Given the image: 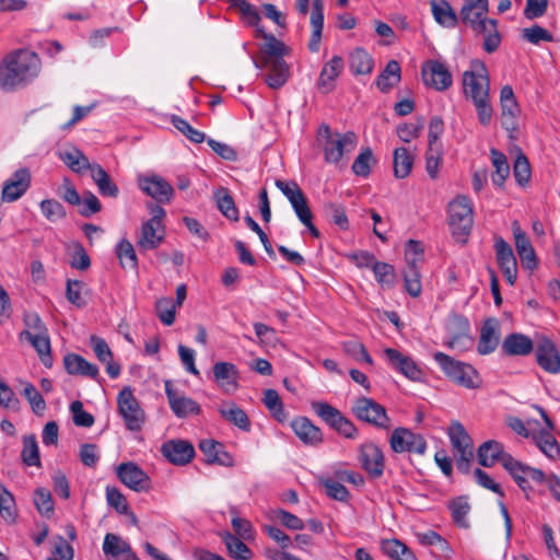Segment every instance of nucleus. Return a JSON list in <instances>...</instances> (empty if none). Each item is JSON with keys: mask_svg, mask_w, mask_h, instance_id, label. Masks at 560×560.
Wrapping results in <instances>:
<instances>
[{"mask_svg": "<svg viewBox=\"0 0 560 560\" xmlns=\"http://www.w3.org/2000/svg\"><path fill=\"white\" fill-rule=\"evenodd\" d=\"M256 38H262L264 44L259 46V56L252 57L256 69H268L269 73L265 81L269 88L277 90L285 84L290 75V69L283 57L289 49L283 42L275 35L269 34L265 28L256 30Z\"/></svg>", "mask_w": 560, "mask_h": 560, "instance_id": "nucleus-1", "label": "nucleus"}, {"mask_svg": "<svg viewBox=\"0 0 560 560\" xmlns=\"http://www.w3.org/2000/svg\"><path fill=\"white\" fill-rule=\"evenodd\" d=\"M40 60L36 52L28 49H15L9 52L0 63V88L12 91L24 85L38 74Z\"/></svg>", "mask_w": 560, "mask_h": 560, "instance_id": "nucleus-2", "label": "nucleus"}, {"mask_svg": "<svg viewBox=\"0 0 560 560\" xmlns=\"http://www.w3.org/2000/svg\"><path fill=\"white\" fill-rule=\"evenodd\" d=\"M434 360L446 376L457 385L469 389L481 385V377L472 365L457 361L444 352H435Z\"/></svg>", "mask_w": 560, "mask_h": 560, "instance_id": "nucleus-3", "label": "nucleus"}, {"mask_svg": "<svg viewBox=\"0 0 560 560\" xmlns=\"http://www.w3.org/2000/svg\"><path fill=\"white\" fill-rule=\"evenodd\" d=\"M448 223L453 236L465 243L474 224L472 205L468 197L457 196L450 202Z\"/></svg>", "mask_w": 560, "mask_h": 560, "instance_id": "nucleus-4", "label": "nucleus"}, {"mask_svg": "<svg viewBox=\"0 0 560 560\" xmlns=\"http://www.w3.org/2000/svg\"><path fill=\"white\" fill-rule=\"evenodd\" d=\"M318 136L325 138L324 154L327 163L338 164L342 156L352 152L357 145L354 132H331L328 125L319 128Z\"/></svg>", "mask_w": 560, "mask_h": 560, "instance_id": "nucleus-5", "label": "nucleus"}, {"mask_svg": "<svg viewBox=\"0 0 560 560\" xmlns=\"http://www.w3.org/2000/svg\"><path fill=\"white\" fill-rule=\"evenodd\" d=\"M311 407L322 421L342 438L355 440L359 436V430L354 423L336 407L319 400L312 401Z\"/></svg>", "mask_w": 560, "mask_h": 560, "instance_id": "nucleus-6", "label": "nucleus"}, {"mask_svg": "<svg viewBox=\"0 0 560 560\" xmlns=\"http://www.w3.org/2000/svg\"><path fill=\"white\" fill-rule=\"evenodd\" d=\"M447 433L454 450L457 469L463 474H468L474 458L471 438L464 425L458 421H453L451 423Z\"/></svg>", "mask_w": 560, "mask_h": 560, "instance_id": "nucleus-7", "label": "nucleus"}, {"mask_svg": "<svg viewBox=\"0 0 560 560\" xmlns=\"http://www.w3.org/2000/svg\"><path fill=\"white\" fill-rule=\"evenodd\" d=\"M148 207L152 217L142 224L140 237L137 242V245L145 250L155 249L164 240L162 220L165 217V210L154 203H150Z\"/></svg>", "mask_w": 560, "mask_h": 560, "instance_id": "nucleus-8", "label": "nucleus"}, {"mask_svg": "<svg viewBox=\"0 0 560 560\" xmlns=\"http://www.w3.org/2000/svg\"><path fill=\"white\" fill-rule=\"evenodd\" d=\"M351 411L359 420L375 428L389 430L392 427L386 409L372 398L359 397L353 402Z\"/></svg>", "mask_w": 560, "mask_h": 560, "instance_id": "nucleus-9", "label": "nucleus"}, {"mask_svg": "<svg viewBox=\"0 0 560 560\" xmlns=\"http://www.w3.org/2000/svg\"><path fill=\"white\" fill-rule=\"evenodd\" d=\"M118 412L122 417L125 425L130 431H140L145 415L138 399L135 397L131 387H124L117 396Z\"/></svg>", "mask_w": 560, "mask_h": 560, "instance_id": "nucleus-10", "label": "nucleus"}, {"mask_svg": "<svg viewBox=\"0 0 560 560\" xmlns=\"http://www.w3.org/2000/svg\"><path fill=\"white\" fill-rule=\"evenodd\" d=\"M503 460L504 469L509 471L517 486L525 492L527 499H529V492L533 490L529 480L536 483H544L546 475L542 470L530 467L513 456H505Z\"/></svg>", "mask_w": 560, "mask_h": 560, "instance_id": "nucleus-11", "label": "nucleus"}, {"mask_svg": "<svg viewBox=\"0 0 560 560\" xmlns=\"http://www.w3.org/2000/svg\"><path fill=\"white\" fill-rule=\"evenodd\" d=\"M389 444L395 453L408 452L423 455L427 451L424 438L406 428H396L390 434Z\"/></svg>", "mask_w": 560, "mask_h": 560, "instance_id": "nucleus-12", "label": "nucleus"}, {"mask_svg": "<svg viewBox=\"0 0 560 560\" xmlns=\"http://www.w3.org/2000/svg\"><path fill=\"white\" fill-rule=\"evenodd\" d=\"M464 93L472 102L489 97V78L485 63L480 62L476 71H465L463 74Z\"/></svg>", "mask_w": 560, "mask_h": 560, "instance_id": "nucleus-13", "label": "nucleus"}, {"mask_svg": "<svg viewBox=\"0 0 560 560\" xmlns=\"http://www.w3.org/2000/svg\"><path fill=\"white\" fill-rule=\"evenodd\" d=\"M138 187L152 199L160 203H167L172 200L174 188L163 177L150 174L139 175L137 178Z\"/></svg>", "mask_w": 560, "mask_h": 560, "instance_id": "nucleus-14", "label": "nucleus"}, {"mask_svg": "<svg viewBox=\"0 0 560 560\" xmlns=\"http://www.w3.org/2000/svg\"><path fill=\"white\" fill-rule=\"evenodd\" d=\"M359 462L364 471L372 479L383 476L385 458L382 450L372 442L363 443L360 446Z\"/></svg>", "mask_w": 560, "mask_h": 560, "instance_id": "nucleus-15", "label": "nucleus"}, {"mask_svg": "<svg viewBox=\"0 0 560 560\" xmlns=\"http://www.w3.org/2000/svg\"><path fill=\"white\" fill-rule=\"evenodd\" d=\"M119 480L137 492L148 491L151 480L148 474L132 462L121 463L116 468Z\"/></svg>", "mask_w": 560, "mask_h": 560, "instance_id": "nucleus-16", "label": "nucleus"}, {"mask_svg": "<svg viewBox=\"0 0 560 560\" xmlns=\"http://www.w3.org/2000/svg\"><path fill=\"white\" fill-rule=\"evenodd\" d=\"M495 258L506 281L513 285L517 279V261L511 245L501 236L494 238Z\"/></svg>", "mask_w": 560, "mask_h": 560, "instance_id": "nucleus-17", "label": "nucleus"}, {"mask_svg": "<svg viewBox=\"0 0 560 560\" xmlns=\"http://www.w3.org/2000/svg\"><path fill=\"white\" fill-rule=\"evenodd\" d=\"M164 385L170 408L177 418L200 413L201 407L196 400L174 389L171 381H165Z\"/></svg>", "mask_w": 560, "mask_h": 560, "instance_id": "nucleus-18", "label": "nucleus"}, {"mask_svg": "<svg viewBox=\"0 0 560 560\" xmlns=\"http://www.w3.org/2000/svg\"><path fill=\"white\" fill-rule=\"evenodd\" d=\"M422 79L425 85L440 92L447 90L453 83V78L447 67L436 60H430L424 63Z\"/></svg>", "mask_w": 560, "mask_h": 560, "instance_id": "nucleus-19", "label": "nucleus"}, {"mask_svg": "<svg viewBox=\"0 0 560 560\" xmlns=\"http://www.w3.org/2000/svg\"><path fill=\"white\" fill-rule=\"evenodd\" d=\"M501 103V125L502 127L513 132L517 129V118L521 109L515 98L512 86L504 85L500 92Z\"/></svg>", "mask_w": 560, "mask_h": 560, "instance_id": "nucleus-20", "label": "nucleus"}, {"mask_svg": "<svg viewBox=\"0 0 560 560\" xmlns=\"http://www.w3.org/2000/svg\"><path fill=\"white\" fill-rule=\"evenodd\" d=\"M512 232L522 267L527 270H534L538 265V259L528 235L522 230L517 221L512 222Z\"/></svg>", "mask_w": 560, "mask_h": 560, "instance_id": "nucleus-21", "label": "nucleus"}, {"mask_svg": "<svg viewBox=\"0 0 560 560\" xmlns=\"http://www.w3.org/2000/svg\"><path fill=\"white\" fill-rule=\"evenodd\" d=\"M162 455L174 465H186L195 457L194 445L186 440H170L161 446Z\"/></svg>", "mask_w": 560, "mask_h": 560, "instance_id": "nucleus-22", "label": "nucleus"}, {"mask_svg": "<svg viewBox=\"0 0 560 560\" xmlns=\"http://www.w3.org/2000/svg\"><path fill=\"white\" fill-rule=\"evenodd\" d=\"M536 361L546 372L557 374L560 372V354L556 345L548 338H542L535 349Z\"/></svg>", "mask_w": 560, "mask_h": 560, "instance_id": "nucleus-23", "label": "nucleus"}, {"mask_svg": "<svg viewBox=\"0 0 560 560\" xmlns=\"http://www.w3.org/2000/svg\"><path fill=\"white\" fill-rule=\"evenodd\" d=\"M384 354L388 364L409 380L417 381L421 377V369L409 355L393 348H386Z\"/></svg>", "mask_w": 560, "mask_h": 560, "instance_id": "nucleus-24", "label": "nucleus"}, {"mask_svg": "<svg viewBox=\"0 0 560 560\" xmlns=\"http://www.w3.org/2000/svg\"><path fill=\"white\" fill-rule=\"evenodd\" d=\"M31 184V173L28 168L22 167L4 183L2 188V199L8 202L18 200L28 189Z\"/></svg>", "mask_w": 560, "mask_h": 560, "instance_id": "nucleus-25", "label": "nucleus"}, {"mask_svg": "<svg viewBox=\"0 0 560 560\" xmlns=\"http://www.w3.org/2000/svg\"><path fill=\"white\" fill-rule=\"evenodd\" d=\"M295 435L308 446L316 447L324 441L320 428L315 425L307 417H298L291 421Z\"/></svg>", "mask_w": 560, "mask_h": 560, "instance_id": "nucleus-26", "label": "nucleus"}, {"mask_svg": "<svg viewBox=\"0 0 560 560\" xmlns=\"http://www.w3.org/2000/svg\"><path fill=\"white\" fill-rule=\"evenodd\" d=\"M500 342V323L497 318H487L480 329L477 351L481 355L492 353Z\"/></svg>", "mask_w": 560, "mask_h": 560, "instance_id": "nucleus-27", "label": "nucleus"}, {"mask_svg": "<svg viewBox=\"0 0 560 560\" xmlns=\"http://www.w3.org/2000/svg\"><path fill=\"white\" fill-rule=\"evenodd\" d=\"M199 450L206 456L207 464H218L224 467L234 466L233 456L225 450L224 445L212 439L201 440Z\"/></svg>", "mask_w": 560, "mask_h": 560, "instance_id": "nucleus-28", "label": "nucleus"}, {"mask_svg": "<svg viewBox=\"0 0 560 560\" xmlns=\"http://www.w3.org/2000/svg\"><path fill=\"white\" fill-rule=\"evenodd\" d=\"M476 35L482 36V48L488 52H494L502 40V36L498 30V21L494 19L482 20L481 23L471 27Z\"/></svg>", "mask_w": 560, "mask_h": 560, "instance_id": "nucleus-29", "label": "nucleus"}, {"mask_svg": "<svg viewBox=\"0 0 560 560\" xmlns=\"http://www.w3.org/2000/svg\"><path fill=\"white\" fill-rule=\"evenodd\" d=\"M103 551L108 560H118L119 556H122V560H139L127 541L110 533L105 535Z\"/></svg>", "mask_w": 560, "mask_h": 560, "instance_id": "nucleus-30", "label": "nucleus"}, {"mask_svg": "<svg viewBox=\"0 0 560 560\" xmlns=\"http://www.w3.org/2000/svg\"><path fill=\"white\" fill-rule=\"evenodd\" d=\"M213 380L226 393L238 387V370L235 364L220 361L212 368Z\"/></svg>", "mask_w": 560, "mask_h": 560, "instance_id": "nucleus-31", "label": "nucleus"}, {"mask_svg": "<svg viewBox=\"0 0 560 560\" xmlns=\"http://www.w3.org/2000/svg\"><path fill=\"white\" fill-rule=\"evenodd\" d=\"M488 0H465L459 12V18L465 25L471 28L481 23L482 20L488 19Z\"/></svg>", "mask_w": 560, "mask_h": 560, "instance_id": "nucleus-32", "label": "nucleus"}, {"mask_svg": "<svg viewBox=\"0 0 560 560\" xmlns=\"http://www.w3.org/2000/svg\"><path fill=\"white\" fill-rule=\"evenodd\" d=\"M310 24L312 34L307 46L312 52H317L324 28V0H312Z\"/></svg>", "mask_w": 560, "mask_h": 560, "instance_id": "nucleus-33", "label": "nucleus"}, {"mask_svg": "<svg viewBox=\"0 0 560 560\" xmlns=\"http://www.w3.org/2000/svg\"><path fill=\"white\" fill-rule=\"evenodd\" d=\"M343 69V60L339 56H334L326 62L319 73L317 86L324 93H330L335 88V80L340 75Z\"/></svg>", "mask_w": 560, "mask_h": 560, "instance_id": "nucleus-34", "label": "nucleus"}, {"mask_svg": "<svg viewBox=\"0 0 560 560\" xmlns=\"http://www.w3.org/2000/svg\"><path fill=\"white\" fill-rule=\"evenodd\" d=\"M512 456L505 453L503 445L494 440L482 443L477 452L478 463L483 467H492L495 463H501L504 467V457Z\"/></svg>", "mask_w": 560, "mask_h": 560, "instance_id": "nucleus-35", "label": "nucleus"}, {"mask_svg": "<svg viewBox=\"0 0 560 560\" xmlns=\"http://www.w3.org/2000/svg\"><path fill=\"white\" fill-rule=\"evenodd\" d=\"M20 336L22 339H26L35 348L42 363L46 368H51L52 357L48 332L33 334L31 330H23Z\"/></svg>", "mask_w": 560, "mask_h": 560, "instance_id": "nucleus-36", "label": "nucleus"}, {"mask_svg": "<svg viewBox=\"0 0 560 560\" xmlns=\"http://www.w3.org/2000/svg\"><path fill=\"white\" fill-rule=\"evenodd\" d=\"M63 365L66 371L71 375H82L93 380L98 376V368L75 353L65 355Z\"/></svg>", "mask_w": 560, "mask_h": 560, "instance_id": "nucleus-37", "label": "nucleus"}, {"mask_svg": "<svg viewBox=\"0 0 560 560\" xmlns=\"http://www.w3.org/2000/svg\"><path fill=\"white\" fill-rule=\"evenodd\" d=\"M432 15L435 22L446 28H455L460 18L446 0L430 1Z\"/></svg>", "mask_w": 560, "mask_h": 560, "instance_id": "nucleus-38", "label": "nucleus"}, {"mask_svg": "<svg viewBox=\"0 0 560 560\" xmlns=\"http://www.w3.org/2000/svg\"><path fill=\"white\" fill-rule=\"evenodd\" d=\"M533 350L532 339L521 332L508 335L502 342V351L508 355H527Z\"/></svg>", "mask_w": 560, "mask_h": 560, "instance_id": "nucleus-39", "label": "nucleus"}, {"mask_svg": "<svg viewBox=\"0 0 560 560\" xmlns=\"http://www.w3.org/2000/svg\"><path fill=\"white\" fill-rule=\"evenodd\" d=\"M401 80V68L398 61L389 60L377 75L375 84L382 93H388Z\"/></svg>", "mask_w": 560, "mask_h": 560, "instance_id": "nucleus-40", "label": "nucleus"}, {"mask_svg": "<svg viewBox=\"0 0 560 560\" xmlns=\"http://www.w3.org/2000/svg\"><path fill=\"white\" fill-rule=\"evenodd\" d=\"M91 177L102 196L116 198L119 194L118 186L110 178L108 173L100 164H93Z\"/></svg>", "mask_w": 560, "mask_h": 560, "instance_id": "nucleus-41", "label": "nucleus"}, {"mask_svg": "<svg viewBox=\"0 0 560 560\" xmlns=\"http://www.w3.org/2000/svg\"><path fill=\"white\" fill-rule=\"evenodd\" d=\"M415 163V154L407 148L400 147L393 153V170L396 178H406L411 173Z\"/></svg>", "mask_w": 560, "mask_h": 560, "instance_id": "nucleus-42", "label": "nucleus"}, {"mask_svg": "<svg viewBox=\"0 0 560 560\" xmlns=\"http://www.w3.org/2000/svg\"><path fill=\"white\" fill-rule=\"evenodd\" d=\"M221 417L233 423L238 429L248 432L250 430V421L246 412L235 402H228L219 409Z\"/></svg>", "mask_w": 560, "mask_h": 560, "instance_id": "nucleus-43", "label": "nucleus"}, {"mask_svg": "<svg viewBox=\"0 0 560 560\" xmlns=\"http://www.w3.org/2000/svg\"><path fill=\"white\" fill-rule=\"evenodd\" d=\"M213 197L219 211L226 219L237 222L240 219L238 210L229 189L225 187H220L214 191Z\"/></svg>", "mask_w": 560, "mask_h": 560, "instance_id": "nucleus-44", "label": "nucleus"}, {"mask_svg": "<svg viewBox=\"0 0 560 560\" xmlns=\"http://www.w3.org/2000/svg\"><path fill=\"white\" fill-rule=\"evenodd\" d=\"M382 551L394 560H416L415 553L398 539H384L381 542Z\"/></svg>", "mask_w": 560, "mask_h": 560, "instance_id": "nucleus-45", "label": "nucleus"}, {"mask_svg": "<svg viewBox=\"0 0 560 560\" xmlns=\"http://www.w3.org/2000/svg\"><path fill=\"white\" fill-rule=\"evenodd\" d=\"M350 70L353 74H369L372 72L374 61L372 57L362 48H357L349 57Z\"/></svg>", "mask_w": 560, "mask_h": 560, "instance_id": "nucleus-46", "label": "nucleus"}, {"mask_svg": "<svg viewBox=\"0 0 560 560\" xmlns=\"http://www.w3.org/2000/svg\"><path fill=\"white\" fill-rule=\"evenodd\" d=\"M454 523L463 528H468L467 515L470 512V504L467 495H459L448 503Z\"/></svg>", "mask_w": 560, "mask_h": 560, "instance_id": "nucleus-47", "label": "nucleus"}, {"mask_svg": "<svg viewBox=\"0 0 560 560\" xmlns=\"http://www.w3.org/2000/svg\"><path fill=\"white\" fill-rule=\"evenodd\" d=\"M491 161L494 167V173L492 174V183L498 187H503L505 179L510 175V165L508 163L506 156L495 150L491 149Z\"/></svg>", "mask_w": 560, "mask_h": 560, "instance_id": "nucleus-48", "label": "nucleus"}, {"mask_svg": "<svg viewBox=\"0 0 560 560\" xmlns=\"http://www.w3.org/2000/svg\"><path fill=\"white\" fill-rule=\"evenodd\" d=\"M60 159L71 171L75 173H82L85 170H90L92 172L93 164H91L89 159L75 148L60 153Z\"/></svg>", "mask_w": 560, "mask_h": 560, "instance_id": "nucleus-49", "label": "nucleus"}, {"mask_svg": "<svg viewBox=\"0 0 560 560\" xmlns=\"http://www.w3.org/2000/svg\"><path fill=\"white\" fill-rule=\"evenodd\" d=\"M223 541L226 546L229 555L235 560H249L253 551L236 535L225 533Z\"/></svg>", "mask_w": 560, "mask_h": 560, "instance_id": "nucleus-50", "label": "nucleus"}, {"mask_svg": "<svg viewBox=\"0 0 560 560\" xmlns=\"http://www.w3.org/2000/svg\"><path fill=\"white\" fill-rule=\"evenodd\" d=\"M230 5L234 9H237L245 23L255 27V31L258 28H264L260 25V15L252 3L246 0H230Z\"/></svg>", "mask_w": 560, "mask_h": 560, "instance_id": "nucleus-51", "label": "nucleus"}, {"mask_svg": "<svg viewBox=\"0 0 560 560\" xmlns=\"http://www.w3.org/2000/svg\"><path fill=\"white\" fill-rule=\"evenodd\" d=\"M552 431H547L546 429H541L533 439L536 442L538 448L549 458H557V454H559V443L556 438L551 433Z\"/></svg>", "mask_w": 560, "mask_h": 560, "instance_id": "nucleus-52", "label": "nucleus"}, {"mask_svg": "<svg viewBox=\"0 0 560 560\" xmlns=\"http://www.w3.org/2000/svg\"><path fill=\"white\" fill-rule=\"evenodd\" d=\"M404 281L406 291L413 298H417L421 293V276L418 265L415 264V259L407 264L404 270Z\"/></svg>", "mask_w": 560, "mask_h": 560, "instance_id": "nucleus-53", "label": "nucleus"}, {"mask_svg": "<svg viewBox=\"0 0 560 560\" xmlns=\"http://www.w3.org/2000/svg\"><path fill=\"white\" fill-rule=\"evenodd\" d=\"M21 457L26 466H40L38 444L34 434L25 435L23 438Z\"/></svg>", "mask_w": 560, "mask_h": 560, "instance_id": "nucleus-54", "label": "nucleus"}, {"mask_svg": "<svg viewBox=\"0 0 560 560\" xmlns=\"http://www.w3.org/2000/svg\"><path fill=\"white\" fill-rule=\"evenodd\" d=\"M262 400L266 408L279 422H284L287 420V412L284 411L283 404L277 390L266 389Z\"/></svg>", "mask_w": 560, "mask_h": 560, "instance_id": "nucleus-55", "label": "nucleus"}, {"mask_svg": "<svg viewBox=\"0 0 560 560\" xmlns=\"http://www.w3.org/2000/svg\"><path fill=\"white\" fill-rule=\"evenodd\" d=\"M116 254L122 268L137 269L138 258L132 244L128 240H121L117 244Z\"/></svg>", "mask_w": 560, "mask_h": 560, "instance_id": "nucleus-56", "label": "nucleus"}, {"mask_svg": "<svg viewBox=\"0 0 560 560\" xmlns=\"http://www.w3.org/2000/svg\"><path fill=\"white\" fill-rule=\"evenodd\" d=\"M177 305L171 298H162L155 303V312L159 319L166 326H171L175 322Z\"/></svg>", "mask_w": 560, "mask_h": 560, "instance_id": "nucleus-57", "label": "nucleus"}, {"mask_svg": "<svg viewBox=\"0 0 560 560\" xmlns=\"http://www.w3.org/2000/svg\"><path fill=\"white\" fill-rule=\"evenodd\" d=\"M172 125L182 132L186 138H188L194 143H202L206 139V135L202 131H199L190 126V124L176 115L171 117Z\"/></svg>", "mask_w": 560, "mask_h": 560, "instance_id": "nucleus-58", "label": "nucleus"}, {"mask_svg": "<svg viewBox=\"0 0 560 560\" xmlns=\"http://www.w3.org/2000/svg\"><path fill=\"white\" fill-rule=\"evenodd\" d=\"M34 504L39 514L49 517L55 510L54 500L48 489L38 488L34 492Z\"/></svg>", "mask_w": 560, "mask_h": 560, "instance_id": "nucleus-59", "label": "nucleus"}, {"mask_svg": "<svg viewBox=\"0 0 560 560\" xmlns=\"http://www.w3.org/2000/svg\"><path fill=\"white\" fill-rule=\"evenodd\" d=\"M324 212L339 229L346 231L349 229V220L345 208L336 202H327L324 205Z\"/></svg>", "mask_w": 560, "mask_h": 560, "instance_id": "nucleus-60", "label": "nucleus"}, {"mask_svg": "<svg viewBox=\"0 0 560 560\" xmlns=\"http://www.w3.org/2000/svg\"><path fill=\"white\" fill-rule=\"evenodd\" d=\"M443 161V151L440 147H428L425 152V171L430 178L436 179Z\"/></svg>", "mask_w": 560, "mask_h": 560, "instance_id": "nucleus-61", "label": "nucleus"}, {"mask_svg": "<svg viewBox=\"0 0 560 560\" xmlns=\"http://www.w3.org/2000/svg\"><path fill=\"white\" fill-rule=\"evenodd\" d=\"M425 125L424 117H417L415 124H401L397 127L399 139L409 143L412 139L419 138Z\"/></svg>", "mask_w": 560, "mask_h": 560, "instance_id": "nucleus-62", "label": "nucleus"}, {"mask_svg": "<svg viewBox=\"0 0 560 560\" xmlns=\"http://www.w3.org/2000/svg\"><path fill=\"white\" fill-rule=\"evenodd\" d=\"M342 349L346 354H348L355 361H363L370 365L373 363V359L366 351L364 345L355 339L345 341L342 343Z\"/></svg>", "mask_w": 560, "mask_h": 560, "instance_id": "nucleus-63", "label": "nucleus"}, {"mask_svg": "<svg viewBox=\"0 0 560 560\" xmlns=\"http://www.w3.org/2000/svg\"><path fill=\"white\" fill-rule=\"evenodd\" d=\"M521 37L533 45H539L540 42L550 43L553 40L552 34L538 24L523 28Z\"/></svg>", "mask_w": 560, "mask_h": 560, "instance_id": "nucleus-64", "label": "nucleus"}]
</instances>
